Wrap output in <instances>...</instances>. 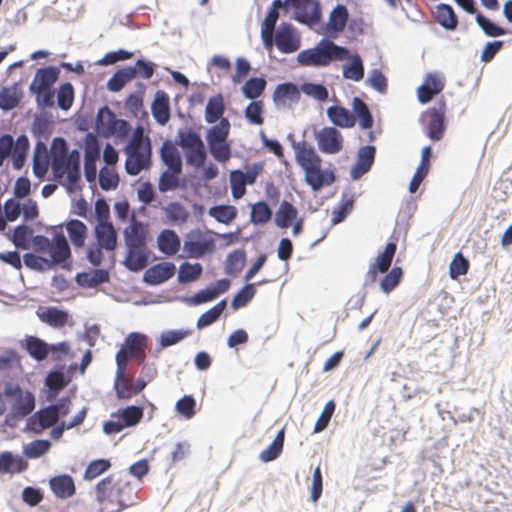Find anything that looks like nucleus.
Here are the masks:
<instances>
[{
	"mask_svg": "<svg viewBox=\"0 0 512 512\" xmlns=\"http://www.w3.org/2000/svg\"><path fill=\"white\" fill-rule=\"evenodd\" d=\"M326 113L329 120L337 127L352 128L356 124L355 115L343 106H330Z\"/></svg>",
	"mask_w": 512,
	"mask_h": 512,
	"instance_id": "nucleus-25",
	"label": "nucleus"
},
{
	"mask_svg": "<svg viewBox=\"0 0 512 512\" xmlns=\"http://www.w3.org/2000/svg\"><path fill=\"white\" fill-rule=\"evenodd\" d=\"M293 147L296 162L304 171L305 182L313 191H319L324 186L334 183V173L322 169V159L310 144L301 141L295 143Z\"/></svg>",
	"mask_w": 512,
	"mask_h": 512,
	"instance_id": "nucleus-2",
	"label": "nucleus"
},
{
	"mask_svg": "<svg viewBox=\"0 0 512 512\" xmlns=\"http://www.w3.org/2000/svg\"><path fill=\"white\" fill-rule=\"evenodd\" d=\"M343 76L346 79L360 81L364 77V66L358 54L350 58V62L343 66Z\"/></svg>",
	"mask_w": 512,
	"mask_h": 512,
	"instance_id": "nucleus-48",
	"label": "nucleus"
},
{
	"mask_svg": "<svg viewBox=\"0 0 512 512\" xmlns=\"http://www.w3.org/2000/svg\"><path fill=\"white\" fill-rule=\"evenodd\" d=\"M435 17L437 22L447 30H455L458 25V18L453 8L448 4L436 6Z\"/></svg>",
	"mask_w": 512,
	"mask_h": 512,
	"instance_id": "nucleus-40",
	"label": "nucleus"
},
{
	"mask_svg": "<svg viewBox=\"0 0 512 512\" xmlns=\"http://www.w3.org/2000/svg\"><path fill=\"white\" fill-rule=\"evenodd\" d=\"M27 468V463L22 459L15 462L13 456L9 452L0 455V471L1 472H21Z\"/></svg>",
	"mask_w": 512,
	"mask_h": 512,
	"instance_id": "nucleus-57",
	"label": "nucleus"
},
{
	"mask_svg": "<svg viewBox=\"0 0 512 512\" xmlns=\"http://www.w3.org/2000/svg\"><path fill=\"white\" fill-rule=\"evenodd\" d=\"M181 172H174L173 170L167 169L164 171L158 183V188L161 192H167L170 190H175L179 186L178 175Z\"/></svg>",
	"mask_w": 512,
	"mask_h": 512,
	"instance_id": "nucleus-63",
	"label": "nucleus"
},
{
	"mask_svg": "<svg viewBox=\"0 0 512 512\" xmlns=\"http://www.w3.org/2000/svg\"><path fill=\"white\" fill-rule=\"evenodd\" d=\"M202 274V266L199 263H183L179 268L178 279L182 283L197 280Z\"/></svg>",
	"mask_w": 512,
	"mask_h": 512,
	"instance_id": "nucleus-56",
	"label": "nucleus"
},
{
	"mask_svg": "<svg viewBox=\"0 0 512 512\" xmlns=\"http://www.w3.org/2000/svg\"><path fill=\"white\" fill-rule=\"evenodd\" d=\"M147 345L148 337L145 334L137 332L128 334L116 353V367H119L121 363L123 367L127 368L130 358L135 359L138 364H143L146 359Z\"/></svg>",
	"mask_w": 512,
	"mask_h": 512,
	"instance_id": "nucleus-7",
	"label": "nucleus"
},
{
	"mask_svg": "<svg viewBox=\"0 0 512 512\" xmlns=\"http://www.w3.org/2000/svg\"><path fill=\"white\" fill-rule=\"evenodd\" d=\"M299 98V89L293 83L279 84L273 93V101L276 105L285 106L289 102H297Z\"/></svg>",
	"mask_w": 512,
	"mask_h": 512,
	"instance_id": "nucleus-32",
	"label": "nucleus"
},
{
	"mask_svg": "<svg viewBox=\"0 0 512 512\" xmlns=\"http://www.w3.org/2000/svg\"><path fill=\"white\" fill-rule=\"evenodd\" d=\"M157 246L163 254L172 256L180 250L181 241L175 231L164 229L157 237Z\"/></svg>",
	"mask_w": 512,
	"mask_h": 512,
	"instance_id": "nucleus-26",
	"label": "nucleus"
},
{
	"mask_svg": "<svg viewBox=\"0 0 512 512\" xmlns=\"http://www.w3.org/2000/svg\"><path fill=\"white\" fill-rule=\"evenodd\" d=\"M96 499L100 512H120L133 505L137 498L136 492L129 481L109 475L95 487Z\"/></svg>",
	"mask_w": 512,
	"mask_h": 512,
	"instance_id": "nucleus-1",
	"label": "nucleus"
},
{
	"mask_svg": "<svg viewBox=\"0 0 512 512\" xmlns=\"http://www.w3.org/2000/svg\"><path fill=\"white\" fill-rule=\"evenodd\" d=\"M176 267L171 262H161L146 270L144 280L151 285L161 284L172 278Z\"/></svg>",
	"mask_w": 512,
	"mask_h": 512,
	"instance_id": "nucleus-21",
	"label": "nucleus"
},
{
	"mask_svg": "<svg viewBox=\"0 0 512 512\" xmlns=\"http://www.w3.org/2000/svg\"><path fill=\"white\" fill-rule=\"evenodd\" d=\"M178 145L185 151L186 160L195 167H201L206 160V151L201 137L194 131H180Z\"/></svg>",
	"mask_w": 512,
	"mask_h": 512,
	"instance_id": "nucleus-11",
	"label": "nucleus"
},
{
	"mask_svg": "<svg viewBox=\"0 0 512 512\" xmlns=\"http://www.w3.org/2000/svg\"><path fill=\"white\" fill-rule=\"evenodd\" d=\"M273 41L278 50L285 54L296 52L301 46V37L292 24L283 22L279 25Z\"/></svg>",
	"mask_w": 512,
	"mask_h": 512,
	"instance_id": "nucleus-12",
	"label": "nucleus"
},
{
	"mask_svg": "<svg viewBox=\"0 0 512 512\" xmlns=\"http://www.w3.org/2000/svg\"><path fill=\"white\" fill-rule=\"evenodd\" d=\"M99 184L106 191L115 189L119 184V177L113 169L103 167L99 172Z\"/></svg>",
	"mask_w": 512,
	"mask_h": 512,
	"instance_id": "nucleus-62",
	"label": "nucleus"
},
{
	"mask_svg": "<svg viewBox=\"0 0 512 512\" xmlns=\"http://www.w3.org/2000/svg\"><path fill=\"white\" fill-rule=\"evenodd\" d=\"M136 78V72L132 67L118 70L107 82V88L112 92L120 91L129 81Z\"/></svg>",
	"mask_w": 512,
	"mask_h": 512,
	"instance_id": "nucleus-41",
	"label": "nucleus"
},
{
	"mask_svg": "<svg viewBox=\"0 0 512 512\" xmlns=\"http://www.w3.org/2000/svg\"><path fill=\"white\" fill-rule=\"evenodd\" d=\"M226 308V301L222 300L208 311L203 313L197 320V327L202 329L214 323Z\"/></svg>",
	"mask_w": 512,
	"mask_h": 512,
	"instance_id": "nucleus-52",
	"label": "nucleus"
},
{
	"mask_svg": "<svg viewBox=\"0 0 512 512\" xmlns=\"http://www.w3.org/2000/svg\"><path fill=\"white\" fill-rule=\"evenodd\" d=\"M469 269L468 260L462 255V253L458 252L453 257L450 267L449 274L452 279H457L459 276L465 275Z\"/></svg>",
	"mask_w": 512,
	"mask_h": 512,
	"instance_id": "nucleus-61",
	"label": "nucleus"
},
{
	"mask_svg": "<svg viewBox=\"0 0 512 512\" xmlns=\"http://www.w3.org/2000/svg\"><path fill=\"white\" fill-rule=\"evenodd\" d=\"M29 149V141L25 135H21L14 141L10 134L0 136V167L4 161L11 157L13 167L21 169Z\"/></svg>",
	"mask_w": 512,
	"mask_h": 512,
	"instance_id": "nucleus-9",
	"label": "nucleus"
},
{
	"mask_svg": "<svg viewBox=\"0 0 512 512\" xmlns=\"http://www.w3.org/2000/svg\"><path fill=\"white\" fill-rule=\"evenodd\" d=\"M285 4L295 9L296 19L301 23H316L320 19L319 3L316 0H286Z\"/></svg>",
	"mask_w": 512,
	"mask_h": 512,
	"instance_id": "nucleus-16",
	"label": "nucleus"
},
{
	"mask_svg": "<svg viewBox=\"0 0 512 512\" xmlns=\"http://www.w3.org/2000/svg\"><path fill=\"white\" fill-rule=\"evenodd\" d=\"M97 243L105 250L113 251L117 246V232L111 222L97 223L94 229Z\"/></svg>",
	"mask_w": 512,
	"mask_h": 512,
	"instance_id": "nucleus-24",
	"label": "nucleus"
},
{
	"mask_svg": "<svg viewBox=\"0 0 512 512\" xmlns=\"http://www.w3.org/2000/svg\"><path fill=\"white\" fill-rule=\"evenodd\" d=\"M225 111L224 98L221 94H217L209 98L205 108V121L209 124L216 123L223 117Z\"/></svg>",
	"mask_w": 512,
	"mask_h": 512,
	"instance_id": "nucleus-37",
	"label": "nucleus"
},
{
	"mask_svg": "<svg viewBox=\"0 0 512 512\" xmlns=\"http://www.w3.org/2000/svg\"><path fill=\"white\" fill-rule=\"evenodd\" d=\"M403 272L400 267L392 268L380 281V288L384 293H390L401 281Z\"/></svg>",
	"mask_w": 512,
	"mask_h": 512,
	"instance_id": "nucleus-60",
	"label": "nucleus"
},
{
	"mask_svg": "<svg viewBox=\"0 0 512 512\" xmlns=\"http://www.w3.org/2000/svg\"><path fill=\"white\" fill-rule=\"evenodd\" d=\"M284 437H285L284 429H281L277 433L273 442L260 453L259 458L262 462L273 461L282 453L283 445H284Z\"/></svg>",
	"mask_w": 512,
	"mask_h": 512,
	"instance_id": "nucleus-46",
	"label": "nucleus"
},
{
	"mask_svg": "<svg viewBox=\"0 0 512 512\" xmlns=\"http://www.w3.org/2000/svg\"><path fill=\"white\" fill-rule=\"evenodd\" d=\"M160 157L168 169L174 172L182 171V161L179 152L171 141H165L160 150Z\"/></svg>",
	"mask_w": 512,
	"mask_h": 512,
	"instance_id": "nucleus-33",
	"label": "nucleus"
},
{
	"mask_svg": "<svg viewBox=\"0 0 512 512\" xmlns=\"http://www.w3.org/2000/svg\"><path fill=\"white\" fill-rule=\"evenodd\" d=\"M125 169L129 175H138L151 167L152 150L148 136H144L143 129L138 127L125 148Z\"/></svg>",
	"mask_w": 512,
	"mask_h": 512,
	"instance_id": "nucleus-4",
	"label": "nucleus"
},
{
	"mask_svg": "<svg viewBox=\"0 0 512 512\" xmlns=\"http://www.w3.org/2000/svg\"><path fill=\"white\" fill-rule=\"evenodd\" d=\"M39 319L54 328H62L68 322V313L57 307H47L37 311Z\"/></svg>",
	"mask_w": 512,
	"mask_h": 512,
	"instance_id": "nucleus-30",
	"label": "nucleus"
},
{
	"mask_svg": "<svg viewBox=\"0 0 512 512\" xmlns=\"http://www.w3.org/2000/svg\"><path fill=\"white\" fill-rule=\"evenodd\" d=\"M444 87L443 77L437 73H428L424 78L423 84L417 89L418 101L422 104L430 102Z\"/></svg>",
	"mask_w": 512,
	"mask_h": 512,
	"instance_id": "nucleus-19",
	"label": "nucleus"
},
{
	"mask_svg": "<svg viewBox=\"0 0 512 512\" xmlns=\"http://www.w3.org/2000/svg\"><path fill=\"white\" fill-rule=\"evenodd\" d=\"M50 487L58 498H69L75 493V484L71 476L60 475L50 480Z\"/></svg>",
	"mask_w": 512,
	"mask_h": 512,
	"instance_id": "nucleus-34",
	"label": "nucleus"
},
{
	"mask_svg": "<svg viewBox=\"0 0 512 512\" xmlns=\"http://www.w3.org/2000/svg\"><path fill=\"white\" fill-rule=\"evenodd\" d=\"M32 237V229L29 226L22 224L15 227L10 240L16 248L27 250L30 248Z\"/></svg>",
	"mask_w": 512,
	"mask_h": 512,
	"instance_id": "nucleus-45",
	"label": "nucleus"
},
{
	"mask_svg": "<svg viewBox=\"0 0 512 512\" xmlns=\"http://www.w3.org/2000/svg\"><path fill=\"white\" fill-rule=\"evenodd\" d=\"M230 131V122L222 118L217 125L212 126L207 133V141L210 143L226 142Z\"/></svg>",
	"mask_w": 512,
	"mask_h": 512,
	"instance_id": "nucleus-50",
	"label": "nucleus"
},
{
	"mask_svg": "<svg viewBox=\"0 0 512 512\" xmlns=\"http://www.w3.org/2000/svg\"><path fill=\"white\" fill-rule=\"evenodd\" d=\"M272 217V211L268 204L264 201H259L252 205L251 208V222L254 224H265Z\"/></svg>",
	"mask_w": 512,
	"mask_h": 512,
	"instance_id": "nucleus-54",
	"label": "nucleus"
},
{
	"mask_svg": "<svg viewBox=\"0 0 512 512\" xmlns=\"http://www.w3.org/2000/svg\"><path fill=\"white\" fill-rule=\"evenodd\" d=\"M232 196L235 199L242 198L246 193V182L244 180L243 171L233 170L229 176Z\"/></svg>",
	"mask_w": 512,
	"mask_h": 512,
	"instance_id": "nucleus-55",
	"label": "nucleus"
},
{
	"mask_svg": "<svg viewBox=\"0 0 512 512\" xmlns=\"http://www.w3.org/2000/svg\"><path fill=\"white\" fill-rule=\"evenodd\" d=\"M348 58L347 48L338 46L331 40L322 39L315 47L301 51L297 55V62L303 67H326L332 62Z\"/></svg>",
	"mask_w": 512,
	"mask_h": 512,
	"instance_id": "nucleus-3",
	"label": "nucleus"
},
{
	"mask_svg": "<svg viewBox=\"0 0 512 512\" xmlns=\"http://www.w3.org/2000/svg\"><path fill=\"white\" fill-rule=\"evenodd\" d=\"M278 18L279 11L270 9L261 25V38L267 50H271L274 45L273 34Z\"/></svg>",
	"mask_w": 512,
	"mask_h": 512,
	"instance_id": "nucleus-35",
	"label": "nucleus"
},
{
	"mask_svg": "<svg viewBox=\"0 0 512 512\" xmlns=\"http://www.w3.org/2000/svg\"><path fill=\"white\" fill-rule=\"evenodd\" d=\"M375 153L374 146H363L359 149L356 165L352 169L354 178H359L370 170L374 163Z\"/></svg>",
	"mask_w": 512,
	"mask_h": 512,
	"instance_id": "nucleus-28",
	"label": "nucleus"
},
{
	"mask_svg": "<svg viewBox=\"0 0 512 512\" xmlns=\"http://www.w3.org/2000/svg\"><path fill=\"white\" fill-rule=\"evenodd\" d=\"M147 230L143 224L136 221L132 216V221L124 230V238L126 246H146Z\"/></svg>",
	"mask_w": 512,
	"mask_h": 512,
	"instance_id": "nucleus-27",
	"label": "nucleus"
},
{
	"mask_svg": "<svg viewBox=\"0 0 512 512\" xmlns=\"http://www.w3.org/2000/svg\"><path fill=\"white\" fill-rule=\"evenodd\" d=\"M23 263L27 268L38 272L50 270L54 265L60 264V262H54L52 259L44 258L35 253H25Z\"/></svg>",
	"mask_w": 512,
	"mask_h": 512,
	"instance_id": "nucleus-44",
	"label": "nucleus"
},
{
	"mask_svg": "<svg viewBox=\"0 0 512 512\" xmlns=\"http://www.w3.org/2000/svg\"><path fill=\"white\" fill-rule=\"evenodd\" d=\"M349 13L344 5H337L330 13L327 23L329 32L338 33L344 30L348 21Z\"/></svg>",
	"mask_w": 512,
	"mask_h": 512,
	"instance_id": "nucleus-39",
	"label": "nucleus"
},
{
	"mask_svg": "<svg viewBox=\"0 0 512 512\" xmlns=\"http://www.w3.org/2000/svg\"><path fill=\"white\" fill-rule=\"evenodd\" d=\"M215 248L214 233L208 229H193L186 234L184 251L190 258L199 259L214 252Z\"/></svg>",
	"mask_w": 512,
	"mask_h": 512,
	"instance_id": "nucleus-8",
	"label": "nucleus"
},
{
	"mask_svg": "<svg viewBox=\"0 0 512 512\" xmlns=\"http://www.w3.org/2000/svg\"><path fill=\"white\" fill-rule=\"evenodd\" d=\"M152 115L155 120L165 125L170 119L169 97L164 91H157L155 99L151 105Z\"/></svg>",
	"mask_w": 512,
	"mask_h": 512,
	"instance_id": "nucleus-29",
	"label": "nucleus"
},
{
	"mask_svg": "<svg viewBox=\"0 0 512 512\" xmlns=\"http://www.w3.org/2000/svg\"><path fill=\"white\" fill-rule=\"evenodd\" d=\"M125 265L131 271H140L147 266L148 256L146 246H127Z\"/></svg>",
	"mask_w": 512,
	"mask_h": 512,
	"instance_id": "nucleus-31",
	"label": "nucleus"
},
{
	"mask_svg": "<svg viewBox=\"0 0 512 512\" xmlns=\"http://www.w3.org/2000/svg\"><path fill=\"white\" fill-rule=\"evenodd\" d=\"M445 113L446 102L441 99L421 115L425 133L432 141H439L444 136Z\"/></svg>",
	"mask_w": 512,
	"mask_h": 512,
	"instance_id": "nucleus-10",
	"label": "nucleus"
},
{
	"mask_svg": "<svg viewBox=\"0 0 512 512\" xmlns=\"http://www.w3.org/2000/svg\"><path fill=\"white\" fill-rule=\"evenodd\" d=\"M114 390L118 399L129 400L136 396L133 376L127 373V368L121 363L116 367Z\"/></svg>",
	"mask_w": 512,
	"mask_h": 512,
	"instance_id": "nucleus-20",
	"label": "nucleus"
},
{
	"mask_svg": "<svg viewBox=\"0 0 512 512\" xmlns=\"http://www.w3.org/2000/svg\"><path fill=\"white\" fill-rule=\"evenodd\" d=\"M164 211L167 219L176 225L185 224L189 218L188 210L179 202L169 203Z\"/></svg>",
	"mask_w": 512,
	"mask_h": 512,
	"instance_id": "nucleus-47",
	"label": "nucleus"
},
{
	"mask_svg": "<svg viewBox=\"0 0 512 512\" xmlns=\"http://www.w3.org/2000/svg\"><path fill=\"white\" fill-rule=\"evenodd\" d=\"M320 151L326 154H336L343 149V136L332 126L322 128L316 135Z\"/></svg>",
	"mask_w": 512,
	"mask_h": 512,
	"instance_id": "nucleus-14",
	"label": "nucleus"
},
{
	"mask_svg": "<svg viewBox=\"0 0 512 512\" xmlns=\"http://www.w3.org/2000/svg\"><path fill=\"white\" fill-rule=\"evenodd\" d=\"M57 143L61 146L60 153H54L51 160V169L54 176V179L60 180L62 179L66 172L71 168L72 164L75 163V158L73 154L69 157L67 156V147L65 140L61 138H57L54 140L53 145L56 146Z\"/></svg>",
	"mask_w": 512,
	"mask_h": 512,
	"instance_id": "nucleus-18",
	"label": "nucleus"
},
{
	"mask_svg": "<svg viewBox=\"0 0 512 512\" xmlns=\"http://www.w3.org/2000/svg\"><path fill=\"white\" fill-rule=\"evenodd\" d=\"M396 250V243H387L384 251L377 257L376 261L369 266L366 275V283L376 282L379 273H386L389 270Z\"/></svg>",
	"mask_w": 512,
	"mask_h": 512,
	"instance_id": "nucleus-15",
	"label": "nucleus"
},
{
	"mask_svg": "<svg viewBox=\"0 0 512 512\" xmlns=\"http://www.w3.org/2000/svg\"><path fill=\"white\" fill-rule=\"evenodd\" d=\"M110 467L111 463L107 459L94 460L87 466L84 472V479L91 481L105 473Z\"/></svg>",
	"mask_w": 512,
	"mask_h": 512,
	"instance_id": "nucleus-59",
	"label": "nucleus"
},
{
	"mask_svg": "<svg viewBox=\"0 0 512 512\" xmlns=\"http://www.w3.org/2000/svg\"><path fill=\"white\" fill-rule=\"evenodd\" d=\"M58 70L53 67L41 68L35 74L34 80L30 85V90L35 94L50 89L58 79Z\"/></svg>",
	"mask_w": 512,
	"mask_h": 512,
	"instance_id": "nucleus-23",
	"label": "nucleus"
},
{
	"mask_svg": "<svg viewBox=\"0 0 512 512\" xmlns=\"http://www.w3.org/2000/svg\"><path fill=\"white\" fill-rule=\"evenodd\" d=\"M20 346L31 358L38 362L44 361L49 354L48 343L36 336H25V338L20 341Z\"/></svg>",
	"mask_w": 512,
	"mask_h": 512,
	"instance_id": "nucleus-22",
	"label": "nucleus"
},
{
	"mask_svg": "<svg viewBox=\"0 0 512 512\" xmlns=\"http://www.w3.org/2000/svg\"><path fill=\"white\" fill-rule=\"evenodd\" d=\"M57 414L55 411V406H47L38 410L34 413L27 421V429L39 434L45 429L53 427L57 424Z\"/></svg>",
	"mask_w": 512,
	"mask_h": 512,
	"instance_id": "nucleus-17",
	"label": "nucleus"
},
{
	"mask_svg": "<svg viewBox=\"0 0 512 512\" xmlns=\"http://www.w3.org/2000/svg\"><path fill=\"white\" fill-rule=\"evenodd\" d=\"M3 394L10 405V414L14 419H22L30 415L36 406L34 394L20 387V385L8 382L4 385Z\"/></svg>",
	"mask_w": 512,
	"mask_h": 512,
	"instance_id": "nucleus-5",
	"label": "nucleus"
},
{
	"mask_svg": "<svg viewBox=\"0 0 512 512\" xmlns=\"http://www.w3.org/2000/svg\"><path fill=\"white\" fill-rule=\"evenodd\" d=\"M66 230L73 246L83 248L88 232L86 225L80 220L72 219L66 223Z\"/></svg>",
	"mask_w": 512,
	"mask_h": 512,
	"instance_id": "nucleus-36",
	"label": "nucleus"
},
{
	"mask_svg": "<svg viewBox=\"0 0 512 512\" xmlns=\"http://www.w3.org/2000/svg\"><path fill=\"white\" fill-rule=\"evenodd\" d=\"M266 80L261 77H253L242 86V93L247 99L256 100L260 97L266 87Z\"/></svg>",
	"mask_w": 512,
	"mask_h": 512,
	"instance_id": "nucleus-49",
	"label": "nucleus"
},
{
	"mask_svg": "<svg viewBox=\"0 0 512 512\" xmlns=\"http://www.w3.org/2000/svg\"><path fill=\"white\" fill-rule=\"evenodd\" d=\"M352 109L355 118H359V124L362 129H370L373 126V117L367 104L361 98H353Z\"/></svg>",
	"mask_w": 512,
	"mask_h": 512,
	"instance_id": "nucleus-42",
	"label": "nucleus"
},
{
	"mask_svg": "<svg viewBox=\"0 0 512 512\" xmlns=\"http://www.w3.org/2000/svg\"><path fill=\"white\" fill-rule=\"evenodd\" d=\"M97 129L105 136H123L128 131V123L125 120L117 119L116 115L107 106L99 109L96 119Z\"/></svg>",
	"mask_w": 512,
	"mask_h": 512,
	"instance_id": "nucleus-13",
	"label": "nucleus"
},
{
	"mask_svg": "<svg viewBox=\"0 0 512 512\" xmlns=\"http://www.w3.org/2000/svg\"><path fill=\"white\" fill-rule=\"evenodd\" d=\"M30 247H32L36 253H48L50 259L54 262L62 263L71 255L69 244L62 232L55 233L51 240L43 235L33 236Z\"/></svg>",
	"mask_w": 512,
	"mask_h": 512,
	"instance_id": "nucleus-6",
	"label": "nucleus"
},
{
	"mask_svg": "<svg viewBox=\"0 0 512 512\" xmlns=\"http://www.w3.org/2000/svg\"><path fill=\"white\" fill-rule=\"evenodd\" d=\"M142 417L143 408L134 405L119 410L117 414H112V418H120L125 428L137 425Z\"/></svg>",
	"mask_w": 512,
	"mask_h": 512,
	"instance_id": "nucleus-43",
	"label": "nucleus"
},
{
	"mask_svg": "<svg viewBox=\"0 0 512 512\" xmlns=\"http://www.w3.org/2000/svg\"><path fill=\"white\" fill-rule=\"evenodd\" d=\"M298 210L288 201H282L275 215V224L282 229L292 225L297 219Z\"/></svg>",
	"mask_w": 512,
	"mask_h": 512,
	"instance_id": "nucleus-38",
	"label": "nucleus"
},
{
	"mask_svg": "<svg viewBox=\"0 0 512 512\" xmlns=\"http://www.w3.org/2000/svg\"><path fill=\"white\" fill-rule=\"evenodd\" d=\"M209 213L218 222L224 224L230 223L237 215L236 208L234 206L229 205H220L212 207Z\"/></svg>",
	"mask_w": 512,
	"mask_h": 512,
	"instance_id": "nucleus-58",
	"label": "nucleus"
},
{
	"mask_svg": "<svg viewBox=\"0 0 512 512\" xmlns=\"http://www.w3.org/2000/svg\"><path fill=\"white\" fill-rule=\"evenodd\" d=\"M246 255L242 250H235L227 257L226 271L229 274L236 273L242 270L245 265Z\"/></svg>",
	"mask_w": 512,
	"mask_h": 512,
	"instance_id": "nucleus-64",
	"label": "nucleus"
},
{
	"mask_svg": "<svg viewBox=\"0 0 512 512\" xmlns=\"http://www.w3.org/2000/svg\"><path fill=\"white\" fill-rule=\"evenodd\" d=\"M264 102L262 100H253L248 104L244 115L248 122L253 125H262L264 123Z\"/></svg>",
	"mask_w": 512,
	"mask_h": 512,
	"instance_id": "nucleus-51",
	"label": "nucleus"
},
{
	"mask_svg": "<svg viewBox=\"0 0 512 512\" xmlns=\"http://www.w3.org/2000/svg\"><path fill=\"white\" fill-rule=\"evenodd\" d=\"M108 280L109 273L104 269H95L89 273H83L78 276V281L89 287H95L101 283L107 282Z\"/></svg>",
	"mask_w": 512,
	"mask_h": 512,
	"instance_id": "nucleus-53",
	"label": "nucleus"
}]
</instances>
